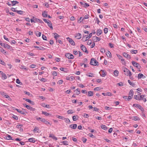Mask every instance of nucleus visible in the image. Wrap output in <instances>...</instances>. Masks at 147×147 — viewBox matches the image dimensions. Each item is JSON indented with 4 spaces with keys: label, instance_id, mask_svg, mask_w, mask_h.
<instances>
[{
    "label": "nucleus",
    "instance_id": "1",
    "mask_svg": "<svg viewBox=\"0 0 147 147\" xmlns=\"http://www.w3.org/2000/svg\"><path fill=\"white\" fill-rule=\"evenodd\" d=\"M98 62L96 61L94 58H92L91 59L90 62V64L91 65H98Z\"/></svg>",
    "mask_w": 147,
    "mask_h": 147
},
{
    "label": "nucleus",
    "instance_id": "2",
    "mask_svg": "<svg viewBox=\"0 0 147 147\" xmlns=\"http://www.w3.org/2000/svg\"><path fill=\"white\" fill-rule=\"evenodd\" d=\"M131 63L134 66L136 67L137 68L139 69L141 67L139 63H137L134 61H132Z\"/></svg>",
    "mask_w": 147,
    "mask_h": 147
},
{
    "label": "nucleus",
    "instance_id": "3",
    "mask_svg": "<svg viewBox=\"0 0 147 147\" xmlns=\"http://www.w3.org/2000/svg\"><path fill=\"white\" fill-rule=\"evenodd\" d=\"M65 56L67 58L69 59H73L74 58L73 55L69 53H66L65 54Z\"/></svg>",
    "mask_w": 147,
    "mask_h": 147
},
{
    "label": "nucleus",
    "instance_id": "4",
    "mask_svg": "<svg viewBox=\"0 0 147 147\" xmlns=\"http://www.w3.org/2000/svg\"><path fill=\"white\" fill-rule=\"evenodd\" d=\"M81 49L84 52L86 53L87 54L88 53V52L87 50V48L84 45H82L81 46Z\"/></svg>",
    "mask_w": 147,
    "mask_h": 147
},
{
    "label": "nucleus",
    "instance_id": "5",
    "mask_svg": "<svg viewBox=\"0 0 147 147\" xmlns=\"http://www.w3.org/2000/svg\"><path fill=\"white\" fill-rule=\"evenodd\" d=\"M133 106H134L136 107H137L140 109L141 111H144V109L140 105L138 104H134Z\"/></svg>",
    "mask_w": 147,
    "mask_h": 147
},
{
    "label": "nucleus",
    "instance_id": "6",
    "mask_svg": "<svg viewBox=\"0 0 147 147\" xmlns=\"http://www.w3.org/2000/svg\"><path fill=\"white\" fill-rule=\"evenodd\" d=\"M67 40L69 42L71 45L73 46L75 45V43L74 41L72 40L71 38L68 37L67 38Z\"/></svg>",
    "mask_w": 147,
    "mask_h": 147
},
{
    "label": "nucleus",
    "instance_id": "7",
    "mask_svg": "<svg viewBox=\"0 0 147 147\" xmlns=\"http://www.w3.org/2000/svg\"><path fill=\"white\" fill-rule=\"evenodd\" d=\"M22 125H17L16 126V127L18 129H19V131L20 132H22L23 131V129L22 128Z\"/></svg>",
    "mask_w": 147,
    "mask_h": 147
},
{
    "label": "nucleus",
    "instance_id": "8",
    "mask_svg": "<svg viewBox=\"0 0 147 147\" xmlns=\"http://www.w3.org/2000/svg\"><path fill=\"white\" fill-rule=\"evenodd\" d=\"M33 19L36 22H39V23H44V22L41 20H40L38 19H37L35 17H33Z\"/></svg>",
    "mask_w": 147,
    "mask_h": 147
},
{
    "label": "nucleus",
    "instance_id": "9",
    "mask_svg": "<svg viewBox=\"0 0 147 147\" xmlns=\"http://www.w3.org/2000/svg\"><path fill=\"white\" fill-rule=\"evenodd\" d=\"M123 55L127 59H130L131 58V57L130 56V55H129V54H127L126 53H123Z\"/></svg>",
    "mask_w": 147,
    "mask_h": 147
},
{
    "label": "nucleus",
    "instance_id": "10",
    "mask_svg": "<svg viewBox=\"0 0 147 147\" xmlns=\"http://www.w3.org/2000/svg\"><path fill=\"white\" fill-rule=\"evenodd\" d=\"M102 94L104 96H111L113 95V94L110 92H107L106 93H102Z\"/></svg>",
    "mask_w": 147,
    "mask_h": 147
},
{
    "label": "nucleus",
    "instance_id": "11",
    "mask_svg": "<svg viewBox=\"0 0 147 147\" xmlns=\"http://www.w3.org/2000/svg\"><path fill=\"white\" fill-rule=\"evenodd\" d=\"M123 71L125 72V75L128 76V74L130 71L129 69L127 68H125L123 70Z\"/></svg>",
    "mask_w": 147,
    "mask_h": 147
},
{
    "label": "nucleus",
    "instance_id": "12",
    "mask_svg": "<svg viewBox=\"0 0 147 147\" xmlns=\"http://www.w3.org/2000/svg\"><path fill=\"white\" fill-rule=\"evenodd\" d=\"M134 94V92L132 90H131L129 93V97H133V96Z\"/></svg>",
    "mask_w": 147,
    "mask_h": 147
},
{
    "label": "nucleus",
    "instance_id": "13",
    "mask_svg": "<svg viewBox=\"0 0 147 147\" xmlns=\"http://www.w3.org/2000/svg\"><path fill=\"white\" fill-rule=\"evenodd\" d=\"M17 112L19 113H20L21 114L23 115L24 116H25L26 115V113L24 112V111H21L20 109H16Z\"/></svg>",
    "mask_w": 147,
    "mask_h": 147
},
{
    "label": "nucleus",
    "instance_id": "14",
    "mask_svg": "<svg viewBox=\"0 0 147 147\" xmlns=\"http://www.w3.org/2000/svg\"><path fill=\"white\" fill-rule=\"evenodd\" d=\"M11 4H10V6H13L15 5L16 4H18L19 3L18 2L16 1H11Z\"/></svg>",
    "mask_w": 147,
    "mask_h": 147
},
{
    "label": "nucleus",
    "instance_id": "15",
    "mask_svg": "<svg viewBox=\"0 0 147 147\" xmlns=\"http://www.w3.org/2000/svg\"><path fill=\"white\" fill-rule=\"evenodd\" d=\"M77 125L76 124H72L70 125L69 127L73 129H75L76 128Z\"/></svg>",
    "mask_w": 147,
    "mask_h": 147
},
{
    "label": "nucleus",
    "instance_id": "16",
    "mask_svg": "<svg viewBox=\"0 0 147 147\" xmlns=\"http://www.w3.org/2000/svg\"><path fill=\"white\" fill-rule=\"evenodd\" d=\"M28 141L30 142L33 143H34L36 141V140L34 138H29L28 139Z\"/></svg>",
    "mask_w": 147,
    "mask_h": 147
},
{
    "label": "nucleus",
    "instance_id": "17",
    "mask_svg": "<svg viewBox=\"0 0 147 147\" xmlns=\"http://www.w3.org/2000/svg\"><path fill=\"white\" fill-rule=\"evenodd\" d=\"M82 37V35L80 33H78L76 34V35L75 36V37L77 38V39H79L81 38Z\"/></svg>",
    "mask_w": 147,
    "mask_h": 147
},
{
    "label": "nucleus",
    "instance_id": "18",
    "mask_svg": "<svg viewBox=\"0 0 147 147\" xmlns=\"http://www.w3.org/2000/svg\"><path fill=\"white\" fill-rule=\"evenodd\" d=\"M49 22L47 23V24L48 26L52 29H53V27L52 25V24L50 21L48 20Z\"/></svg>",
    "mask_w": 147,
    "mask_h": 147
},
{
    "label": "nucleus",
    "instance_id": "19",
    "mask_svg": "<svg viewBox=\"0 0 147 147\" xmlns=\"http://www.w3.org/2000/svg\"><path fill=\"white\" fill-rule=\"evenodd\" d=\"M42 16L44 18H46L47 16V12L46 11H45L42 12Z\"/></svg>",
    "mask_w": 147,
    "mask_h": 147
},
{
    "label": "nucleus",
    "instance_id": "20",
    "mask_svg": "<svg viewBox=\"0 0 147 147\" xmlns=\"http://www.w3.org/2000/svg\"><path fill=\"white\" fill-rule=\"evenodd\" d=\"M49 137L52 138L53 139L55 140H57V138L55 137L53 134H49Z\"/></svg>",
    "mask_w": 147,
    "mask_h": 147
},
{
    "label": "nucleus",
    "instance_id": "21",
    "mask_svg": "<svg viewBox=\"0 0 147 147\" xmlns=\"http://www.w3.org/2000/svg\"><path fill=\"white\" fill-rule=\"evenodd\" d=\"M36 120H38L39 121H40L41 122L44 121V120L45 119H43L41 118H40L39 117H36Z\"/></svg>",
    "mask_w": 147,
    "mask_h": 147
},
{
    "label": "nucleus",
    "instance_id": "22",
    "mask_svg": "<svg viewBox=\"0 0 147 147\" xmlns=\"http://www.w3.org/2000/svg\"><path fill=\"white\" fill-rule=\"evenodd\" d=\"M144 96L145 95H140V98H141V100H143L144 102H146V98H144Z\"/></svg>",
    "mask_w": 147,
    "mask_h": 147
},
{
    "label": "nucleus",
    "instance_id": "23",
    "mask_svg": "<svg viewBox=\"0 0 147 147\" xmlns=\"http://www.w3.org/2000/svg\"><path fill=\"white\" fill-rule=\"evenodd\" d=\"M10 115H11V117H12L14 119L16 120H18V118L17 116L13 114H11Z\"/></svg>",
    "mask_w": 147,
    "mask_h": 147
},
{
    "label": "nucleus",
    "instance_id": "24",
    "mask_svg": "<svg viewBox=\"0 0 147 147\" xmlns=\"http://www.w3.org/2000/svg\"><path fill=\"white\" fill-rule=\"evenodd\" d=\"M42 113L43 114H44L46 116H51V114L49 113H47L46 112L42 111Z\"/></svg>",
    "mask_w": 147,
    "mask_h": 147
},
{
    "label": "nucleus",
    "instance_id": "25",
    "mask_svg": "<svg viewBox=\"0 0 147 147\" xmlns=\"http://www.w3.org/2000/svg\"><path fill=\"white\" fill-rule=\"evenodd\" d=\"M34 47L35 48H39V49L40 50H45L46 49L45 48L42 47H38L37 46H34Z\"/></svg>",
    "mask_w": 147,
    "mask_h": 147
},
{
    "label": "nucleus",
    "instance_id": "26",
    "mask_svg": "<svg viewBox=\"0 0 147 147\" xmlns=\"http://www.w3.org/2000/svg\"><path fill=\"white\" fill-rule=\"evenodd\" d=\"M96 33L97 35L99 36L102 33V31L100 29H98L96 31Z\"/></svg>",
    "mask_w": 147,
    "mask_h": 147
},
{
    "label": "nucleus",
    "instance_id": "27",
    "mask_svg": "<svg viewBox=\"0 0 147 147\" xmlns=\"http://www.w3.org/2000/svg\"><path fill=\"white\" fill-rule=\"evenodd\" d=\"M61 144L62 145L63 144L64 145H68V142L67 141H65L60 142Z\"/></svg>",
    "mask_w": 147,
    "mask_h": 147
},
{
    "label": "nucleus",
    "instance_id": "28",
    "mask_svg": "<svg viewBox=\"0 0 147 147\" xmlns=\"http://www.w3.org/2000/svg\"><path fill=\"white\" fill-rule=\"evenodd\" d=\"M1 94L2 96L7 98H8L9 97V96L8 95H7L6 93L4 92H2Z\"/></svg>",
    "mask_w": 147,
    "mask_h": 147
},
{
    "label": "nucleus",
    "instance_id": "29",
    "mask_svg": "<svg viewBox=\"0 0 147 147\" xmlns=\"http://www.w3.org/2000/svg\"><path fill=\"white\" fill-rule=\"evenodd\" d=\"M100 72L102 73V75L100 74V75L102 77H105L106 75V74H105V71L104 70H101L100 71Z\"/></svg>",
    "mask_w": 147,
    "mask_h": 147
},
{
    "label": "nucleus",
    "instance_id": "30",
    "mask_svg": "<svg viewBox=\"0 0 147 147\" xmlns=\"http://www.w3.org/2000/svg\"><path fill=\"white\" fill-rule=\"evenodd\" d=\"M106 55L109 58H111L112 57V55L111 53L109 51H108Z\"/></svg>",
    "mask_w": 147,
    "mask_h": 147
},
{
    "label": "nucleus",
    "instance_id": "31",
    "mask_svg": "<svg viewBox=\"0 0 147 147\" xmlns=\"http://www.w3.org/2000/svg\"><path fill=\"white\" fill-rule=\"evenodd\" d=\"M4 139L9 140V135L8 134L4 135Z\"/></svg>",
    "mask_w": 147,
    "mask_h": 147
},
{
    "label": "nucleus",
    "instance_id": "32",
    "mask_svg": "<svg viewBox=\"0 0 147 147\" xmlns=\"http://www.w3.org/2000/svg\"><path fill=\"white\" fill-rule=\"evenodd\" d=\"M128 82L129 84L131 85L132 86L134 87L135 86V84L134 83L131 82L129 80H128Z\"/></svg>",
    "mask_w": 147,
    "mask_h": 147
},
{
    "label": "nucleus",
    "instance_id": "33",
    "mask_svg": "<svg viewBox=\"0 0 147 147\" xmlns=\"http://www.w3.org/2000/svg\"><path fill=\"white\" fill-rule=\"evenodd\" d=\"M35 34H36V35L37 36H38V37L40 36L41 34V32H39L38 31H37L35 32Z\"/></svg>",
    "mask_w": 147,
    "mask_h": 147
},
{
    "label": "nucleus",
    "instance_id": "34",
    "mask_svg": "<svg viewBox=\"0 0 147 147\" xmlns=\"http://www.w3.org/2000/svg\"><path fill=\"white\" fill-rule=\"evenodd\" d=\"M143 76H144V75L140 73L138 75V79H140L143 78Z\"/></svg>",
    "mask_w": 147,
    "mask_h": 147
},
{
    "label": "nucleus",
    "instance_id": "35",
    "mask_svg": "<svg viewBox=\"0 0 147 147\" xmlns=\"http://www.w3.org/2000/svg\"><path fill=\"white\" fill-rule=\"evenodd\" d=\"M121 62L123 65H126V62L124 59L122 58L121 60Z\"/></svg>",
    "mask_w": 147,
    "mask_h": 147
},
{
    "label": "nucleus",
    "instance_id": "36",
    "mask_svg": "<svg viewBox=\"0 0 147 147\" xmlns=\"http://www.w3.org/2000/svg\"><path fill=\"white\" fill-rule=\"evenodd\" d=\"M101 127L102 129H104L105 130H106L108 129L106 125H102L101 126Z\"/></svg>",
    "mask_w": 147,
    "mask_h": 147
},
{
    "label": "nucleus",
    "instance_id": "37",
    "mask_svg": "<svg viewBox=\"0 0 147 147\" xmlns=\"http://www.w3.org/2000/svg\"><path fill=\"white\" fill-rule=\"evenodd\" d=\"M114 74L115 76H117L118 75L119 72L117 70H115L114 72Z\"/></svg>",
    "mask_w": 147,
    "mask_h": 147
},
{
    "label": "nucleus",
    "instance_id": "38",
    "mask_svg": "<svg viewBox=\"0 0 147 147\" xmlns=\"http://www.w3.org/2000/svg\"><path fill=\"white\" fill-rule=\"evenodd\" d=\"M39 130V128L36 127L34 128L33 131L34 132H38V131H37Z\"/></svg>",
    "mask_w": 147,
    "mask_h": 147
},
{
    "label": "nucleus",
    "instance_id": "39",
    "mask_svg": "<svg viewBox=\"0 0 147 147\" xmlns=\"http://www.w3.org/2000/svg\"><path fill=\"white\" fill-rule=\"evenodd\" d=\"M134 98L135 99H136L137 100H141V98H140L139 96L137 95H135L134 96Z\"/></svg>",
    "mask_w": 147,
    "mask_h": 147
},
{
    "label": "nucleus",
    "instance_id": "40",
    "mask_svg": "<svg viewBox=\"0 0 147 147\" xmlns=\"http://www.w3.org/2000/svg\"><path fill=\"white\" fill-rule=\"evenodd\" d=\"M54 34L55 35L54 38L55 39L56 42H57V37L58 36L59 37V36L56 33H54Z\"/></svg>",
    "mask_w": 147,
    "mask_h": 147
},
{
    "label": "nucleus",
    "instance_id": "41",
    "mask_svg": "<svg viewBox=\"0 0 147 147\" xmlns=\"http://www.w3.org/2000/svg\"><path fill=\"white\" fill-rule=\"evenodd\" d=\"M60 69L62 71L66 72L67 69L66 68H64L61 67Z\"/></svg>",
    "mask_w": 147,
    "mask_h": 147
},
{
    "label": "nucleus",
    "instance_id": "42",
    "mask_svg": "<svg viewBox=\"0 0 147 147\" xmlns=\"http://www.w3.org/2000/svg\"><path fill=\"white\" fill-rule=\"evenodd\" d=\"M89 16L88 15V14H87L85 16H84V18H83L82 20L81 21H80V22H81L82 21H83L84 19H88V18H89Z\"/></svg>",
    "mask_w": 147,
    "mask_h": 147
},
{
    "label": "nucleus",
    "instance_id": "43",
    "mask_svg": "<svg viewBox=\"0 0 147 147\" xmlns=\"http://www.w3.org/2000/svg\"><path fill=\"white\" fill-rule=\"evenodd\" d=\"M19 67L20 69H25L26 70H27V69H27L24 66L21 65H20L19 66Z\"/></svg>",
    "mask_w": 147,
    "mask_h": 147
},
{
    "label": "nucleus",
    "instance_id": "44",
    "mask_svg": "<svg viewBox=\"0 0 147 147\" xmlns=\"http://www.w3.org/2000/svg\"><path fill=\"white\" fill-rule=\"evenodd\" d=\"M93 95V92L91 91H90L88 92V96H92Z\"/></svg>",
    "mask_w": 147,
    "mask_h": 147
},
{
    "label": "nucleus",
    "instance_id": "45",
    "mask_svg": "<svg viewBox=\"0 0 147 147\" xmlns=\"http://www.w3.org/2000/svg\"><path fill=\"white\" fill-rule=\"evenodd\" d=\"M92 43V40H88L87 42V45H91Z\"/></svg>",
    "mask_w": 147,
    "mask_h": 147
},
{
    "label": "nucleus",
    "instance_id": "46",
    "mask_svg": "<svg viewBox=\"0 0 147 147\" xmlns=\"http://www.w3.org/2000/svg\"><path fill=\"white\" fill-rule=\"evenodd\" d=\"M108 29L107 28H105L104 29V32L105 34H107L108 32Z\"/></svg>",
    "mask_w": 147,
    "mask_h": 147
},
{
    "label": "nucleus",
    "instance_id": "47",
    "mask_svg": "<svg viewBox=\"0 0 147 147\" xmlns=\"http://www.w3.org/2000/svg\"><path fill=\"white\" fill-rule=\"evenodd\" d=\"M16 82L20 85L22 84V83L20 82V81L18 79H17L16 80Z\"/></svg>",
    "mask_w": 147,
    "mask_h": 147
},
{
    "label": "nucleus",
    "instance_id": "48",
    "mask_svg": "<svg viewBox=\"0 0 147 147\" xmlns=\"http://www.w3.org/2000/svg\"><path fill=\"white\" fill-rule=\"evenodd\" d=\"M3 47L5 48H7L9 49V46L6 44L4 43V45H3Z\"/></svg>",
    "mask_w": 147,
    "mask_h": 147
},
{
    "label": "nucleus",
    "instance_id": "49",
    "mask_svg": "<svg viewBox=\"0 0 147 147\" xmlns=\"http://www.w3.org/2000/svg\"><path fill=\"white\" fill-rule=\"evenodd\" d=\"M64 119L65 120V122L66 123H70V122L69 119L68 118H64Z\"/></svg>",
    "mask_w": 147,
    "mask_h": 147
},
{
    "label": "nucleus",
    "instance_id": "50",
    "mask_svg": "<svg viewBox=\"0 0 147 147\" xmlns=\"http://www.w3.org/2000/svg\"><path fill=\"white\" fill-rule=\"evenodd\" d=\"M137 50H132L131 51V53L132 54H136L137 53Z\"/></svg>",
    "mask_w": 147,
    "mask_h": 147
},
{
    "label": "nucleus",
    "instance_id": "51",
    "mask_svg": "<svg viewBox=\"0 0 147 147\" xmlns=\"http://www.w3.org/2000/svg\"><path fill=\"white\" fill-rule=\"evenodd\" d=\"M89 74H86V76H87L88 77H92L93 76V74L91 73H88Z\"/></svg>",
    "mask_w": 147,
    "mask_h": 147
},
{
    "label": "nucleus",
    "instance_id": "52",
    "mask_svg": "<svg viewBox=\"0 0 147 147\" xmlns=\"http://www.w3.org/2000/svg\"><path fill=\"white\" fill-rule=\"evenodd\" d=\"M2 79L4 80L6 79L7 78V76L5 74H3V75H2Z\"/></svg>",
    "mask_w": 147,
    "mask_h": 147
},
{
    "label": "nucleus",
    "instance_id": "53",
    "mask_svg": "<svg viewBox=\"0 0 147 147\" xmlns=\"http://www.w3.org/2000/svg\"><path fill=\"white\" fill-rule=\"evenodd\" d=\"M16 12L18 14H22L23 13V11L21 10H17Z\"/></svg>",
    "mask_w": 147,
    "mask_h": 147
},
{
    "label": "nucleus",
    "instance_id": "54",
    "mask_svg": "<svg viewBox=\"0 0 147 147\" xmlns=\"http://www.w3.org/2000/svg\"><path fill=\"white\" fill-rule=\"evenodd\" d=\"M100 51L102 53H104L105 52V49L102 48H101L100 49Z\"/></svg>",
    "mask_w": 147,
    "mask_h": 147
},
{
    "label": "nucleus",
    "instance_id": "55",
    "mask_svg": "<svg viewBox=\"0 0 147 147\" xmlns=\"http://www.w3.org/2000/svg\"><path fill=\"white\" fill-rule=\"evenodd\" d=\"M5 51L4 50L3 48H2L1 47L0 49V51H1L3 53L5 54L6 53V52L5 51Z\"/></svg>",
    "mask_w": 147,
    "mask_h": 147
},
{
    "label": "nucleus",
    "instance_id": "56",
    "mask_svg": "<svg viewBox=\"0 0 147 147\" xmlns=\"http://www.w3.org/2000/svg\"><path fill=\"white\" fill-rule=\"evenodd\" d=\"M56 117H57L59 119H62L64 118V117L62 116L58 115H56Z\"/></svg>",
    "mask_w": 147,
    "mask_h": 147
},
{
    "label": "nucleus",
    "instance_id": "57",
    "mask_svg": "<svg viewBox=\"0 0 147 147\" xmlns=\"http://www.w3.org/2000/svg\"><path fill=\"white\" fill-rule=\"evenodd\" d=\"M116 55L119 59L121 60L123 58L122 57L119 55L117 54Z\"/></svg>",
    "mask_w": 147,
    "mask_h": 147
},
{
    "label": "nucleus",
    "instance_id": "58",
    "mask_svg": "<svg viewBox=\"0 0 147 147\" xmlns=\"http://www.w3.org/2000/svg\"><path fill=\"white\" fill-rule=\"evenodd\" d=\"M82 140L84 143H85L87 140V139L86 138L83 137L82 138Z\"/></svg>",
    "mask_w": 147,
    "mask_h": 147
},
{
    "label": "nucleus",
    "instance_id": "59",
    "mask_svg": "<svg viewBox=\"0 0 147 147\" xmlns=\"http://www.w3.org/2000/svg\"><path fill=\"white\" fill-rule=\"evenodd\" d=\"M44 122L45 124L47 125L49 124L50 123L49 122H48L47 120H45V119H44V121H43Z\"/></svg>",
    "mask_w": 147,
    "mask_h": 147
},
{
    "label": "nucleus",
    "instance_id": "60",
    "mask_svg": "<svg viewBox=\"0 0 147 147\" xmlns=\"http://www.w3.org/2000/svg\"><path fill=\"white\" fill-rule=\"evenodd\" d=\"M83 5H84V7L86 8L88 7L89 6L88 4L86 3H85L84 4H83Z\"/></svg>",
    "mask_w": 147,
    "mask_h": 147
},
{
    "label": "nucleus",
    "instance_id": "61",
    "mask_svg": "<svg viewBox=\"0 0 147 147\" xmlns=\"http://www.w3.org/2000/svg\"><path fill=\"white\" fill-rule=\"evenodd\" d=\"M83 116L84 118H87L88 117H89V115L88 114L84 113V115H83Z\"/></svg>",
    "mask_w": 147,
    "mask_h": 147
},
{
    "label": "nucleus",
    "instance_id": "62",
    "mask_svg": "<svg viewBox=\"0 0 147 147\" xmlns=\"http://www.w3.org/2000/svg\"><path fill=\"white\" fill-rule=\"evenodd\" d=\"M23 99L24 100H25V101H27L30 103L31 101L30 99L26 98H24Z\"/></svg>",
    "mask_w": 147,
    "mask_h": 147
},
{
    "label": "nucleus",
    "instance_id": "63",
    "mask_svg": "<svg viewBox=\"0 0 147 147\" xmlns=\"http://www.w3.org/2000/svg\"><path fill=\"white\" fill-rule=\"evenodd\" d=\"M42 39L44 40H47V37L44 35L43 34L42 35Z\"/></svg>",
    "mask_w": 147,
    "mask_h": 147
},
{
    "label": "nucleus",
    "instance_id": "64",
    "mask_svg": "<svg viewBox=\"0 0 147 147\" xmlns=\"http://www.w3.org/2000/svg\"><path fill=\"white\" fill-rule=\"evenodd\" d=\"M67 113L68 114H72L73 113L72 111L71 110H69L67 111Z\"/></svg>",
    "mask_w": 147,
    "mask_h": 147
}]
</instances>
